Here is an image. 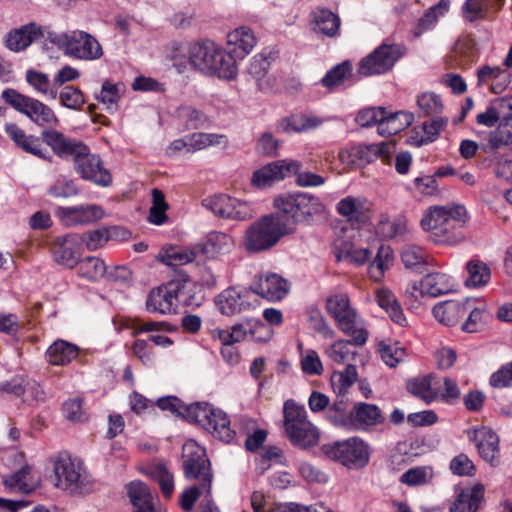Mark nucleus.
Listing matches in <instances>:
<instances>
[{
  "label": "nucleus",
  "mask_w": 512,
  "mask_h": 512,
  "mask_svg": "<svg viewBox=\"0 0 512 512\" xmlns=\"http://www.w3.org/2000/svg\"><path fill=\"white\" fill-rule=\"evenodd\" d=\"M336 210L349 222L364 223L369 218L370 204L365 198L347 196L337 203Z\"/></svg>",
  "instance_id": "29"
},
{
  "label": "nucleus",
  "mask_w": 512,
  "mask_h": 512,
  "mask_svg": "<svg viewBox=\"0 0 512 512\" xmlns=\"http://www.w3.org/2000/svg\"><path fill=\"white\" fill-rule=\"evenodd\" d=\"M467 437L475 444L484 461L492 466L500 463L499 437L491 428L479 426L468 429Z\"/></svg>",
  "instance_id": "18"
},
{
  "label": "nucleus",
  "mask_w": 512,
  "mask_h": 512,
  "mask_svg": "<svg viewBox=\"0 0 512 512\" xmlns=\"http://www.w3.org/2000/svg\"><path fill=\"white\" fill-rule=\"evenodd\" d=\"M384 420L380 409L364 402L356 403L352 410L353 430L364 429L382 423Z\"/></svg>",
  "instance_id": "34"
},
{
  "label": "nucleus",
  "mask_w": 512,
  "mask_h": 512,
  "mask_svg": "<svg viewBox=\"0 0 512 512\" xmlns=\"http://www.w3.org/2000/svg\"><path fill=\"white\" fill-rule=\"evenodd\" d=\"M401 259L406 268H416L431 263L429 255L417 245H407L402 249Z\"/></svg>",
  "instance_id": "61"
},
{
  "label": "nucleus",
  "mask_w": 512,
  "mask_h": 512,
  "mask_svg": "<svg viewBox=\"0 0 512 512\" xmlns=\"http://www.w3.org/2000/svg\"><path fill=\"white\" fill-rule=\"evenodd\" d=\"M449 8V0H440L436 5L430 7L425 14L419 18L416 26L412 30L414 37H420L423 33L432 30L439 18L448 13Z\"/></svg>",
  "instance_id": "41"
},
{
  "label": "nucleus",
  "mask_w": 512,
  "mask_h": 512,
  "mask_svg": "<svg viewBox=\"0 0 512 512\" xmlns=\"http://www.w3.org/2000/svg\"><path fill=\"white\" fill-rule=\"evenodd\" d=\"M4 131L17 148L38 158L47 159L40 137L27 134L16 123H6Z\"/></svg>",
  "instance_id": "24"
},
{
  "label": "nucleus",
  "mask_w": 512,
  "mask_h": 512,
  "mask_svg": "<svg viewBox=\"0 0 512 512\" xmlns=\"http://www.w3.org/2000/svg\"><path fill=\"white\" fill-rule=\"evenodd\" d=\"M56 215L61 222L69 227L88 225L104 217V210L96 204H85L74 207H58Z\"/></svg>",
  "instance_id": "20"
},
{
  "label": "nucleus",
  "mask_w": 512,
  "mask_h": 512,
  "mask_svg": "<svg viewBox=\"0 0 512 512\" xmlns=\"http://www.w3.org/2000/svg\"><path fill=\"white\" fill-rule=\"evenodd\" d=\"M389 148V145L385 143L357 145L350 149L341 150L339 159L348 166L361 167L388 153Z\"/></svg>",
  "instance_id": "22"
},
{
  "label": "nucleus",
  "mask_w": 512,
  "mask_h": 512,
  "mask_svg": "<svg viewBox=\"0 0 512 512\" xmlns=\"http://www.w3.org/2000/svg\"><path fill=\"white\" fill-rule=\"evenodd\" d=\"M301 167L299 161L292 159L274 161L254 171L251 183L257 188L265 189L284 180L292 174V171H297Z\"/></svg>",
  "instance_id": "15"
},
{
  "label": "nucleus",
  "mask_w": 512,
  "mask_h": 512,
  "mask_svg": "<svg viewBox=\"0 0 512 512\" xmlns=\"http://www.w3.org/2000/svg\"><path fill=\"white\" fill-rule=\"evenodd\" d=\"M42 34V28L39 25L33 22L28 23L7 33L5 46L11 51L20 52L30 46Z\"/></svg>",
  "instance_id": "31"
},
{
  "label": "nucleus",
  "mask_w": 512,
  "mask_h": 512,
  "mask_svg": "<svg viewBox=\"0 0 512 512\" xmlns=\"http://www.w3.org/2000/svg\"><path fill=\"white\" fill-rule=\"evenodd\" d=\"M377 233L386 239L402 237L407 232V220L404 216L389 217L382 214L376 227Z\"/></svg>",
  "instance_id": "47"
},
{
  "label": "nucleus",
  "mask_w": 512,
  "mask_h": 512,
  "mask_svg": "<svg viewBox=\"0 0 512 512\" xmlns=\"http://www.w3.org/2000/svg\"><path fill=\"white\" fill-rule=\"evenodd\" d=\"M2 98L39 127H52L59 123L56 114L48 105L23 95L15 89L7 88L3 90Z\"/></svg>",
  "instance_id": "9"
},
{
  "label": "nucleus",
  "mask_w": 512,
  "mask_h": 512,
  "mask_svg": "<svg viewBox=\"0 0 512 512\" xmlns=\"http://www.w3.org/2000/svg\"><path fill=\"white\" fill-rule=\"evenodd\" d=\"M376 300L379 306L386 311L393 322L400 326H404L406 324V318L403 310L396 296L390 289L385 287L377 289Z\"/></svg>",
  "instance_id": "42"
},
{
  "label": "nucleus",
  "mask_w": 512,
  "mask_h": 512,
  "mask_svg": "<svg viewBox=\"0 0 512 512\" xmlns=\"http://www.w3.org/2000/svg\"><path fill=\"white\" fill-rule=\"evenodd\" d=\"M188 153H194L211 146L227 147L228 137L224 134L196 132L187 135Z\"/></svg>",
  "instance_id": "45"
},
{
  "label": "nucleus",
  "mask_w": 512,
  "mask_h": 512,
  "mask_svg": "<svg viewBox=\"0 0 512 512\" xmlns=\"http://www.w3.org/2000/svg\"><path fill=\"white\" fill-rule=\"evenodd\" d=\"M434 379L432 375L415 377L407 381L406 388L409 393L429 404L438 397Z\"/></svg>",
  "instance_id": "43"
},
{
  "label": "nucleus",
  "mask_w": 512,
  "mask_h": 512,
  "mask_svg": "<svg viewBox=\"0 0 512 512\" xmlns=\"http://www.w3.org/2000/svg\"><path fill=\"white\" fill-rule=\"evenodd\" d=\"M479 84L491 82L490 89L494 94H501L508 87V73L499 66L485 65L477 70Z\"/></svg>",
  "instance_id": "36"
},
{
  "label": "nucleus",
  "mask_w": 512,
  "mask_h": 512,
  "mask_svg": "<svg viewBox=\"0 0 512 512\" xmlns=\"http://www.w3.org/2000/svg\"><path fill=\"white\" fill-rule=\"evenodd\" d=\"M325 308L334 319L336 326L352 338L354 345L361 346L366 343L368 332L346 293L338 292L329 295L325 301Z\"/></svg>",
  "instance_id": "4"
},
{
  "label": "nucleus",
  "mask_w": 512,
  "mask_h": 512,
  "mask_svg": "<svg viewBox=\"0 0 512 512\" xmlns=\"http://www.w3.org/2000/svg\"><path fill=\"white\" fill-rule=\"evenodd\" d=\"M284 428L289 440L296 446L308 448L319 442L318 428L307 419L305 408L292 400L284 404Z\"/></svg>",
  "instance_id": "7"
},
{
  "label": "nucleus",
  "mask_w": 512,
  "mask_h": 512,
  "mask_svg": "<svg viewBox=\"0 0 512 512\" xmlns=\"http://www.w3.org/2000/svg\"><path fill=\"white\" fill-rule=\"evenodd\" d=\"M467 309L469 307L465 305V299L462 301H444L434 306L433 315L440 323L446 326H454L467 314Z\"/></svg>",
  "instance_id": "33"
},
{
  "label": "nucleus",
  "mask_w": 512,
  "mask_h": 512,
  "mask_svg": "<svg viewBox=\"0 0 512 512\" xmlns=\"http://www.w3.org/2000/svg\"><path fill=\"white\" fill-rule=\"evenodd\" d=\"M250 290L268 301L276 302L288 295L290 283L276 273H266L255 278Z\"/></svg>",
  "instance_id": "19"
},
{
  "label": "nucleus",
  "mask_w": 512,
  "mask_h": 512,
  "mask_svg": "<svg viewBox=\"0 0 512 512\" xmlns=\"http://www.w3.org/2000/svg\"><path fill=\"white\" fill-rule=\"evenodd\" d=\"M56 486L72 494L88 493L92 489V479L78 459L60 455L53 465Z\"/></svg>",
  "instance_id": "8"
},
{
  "label": "nucleus",
  "mask_w": 512,
  "mask_h": 512,
  "mask_svg": "<svg viewBox=\"0 0 512 512\" xmlns=\"http://www.w3.org/2000/svg\"><path fill=\"white\" fill-rule=\"evenodd\" d=\"M227 44L237 58L243 59L253 50L256 37L249 27L241 26L227 35Z\"/></svg>",
  "instance_id": "32"
},
{
  "label": "nucleus",
  "mask_w": 512,
  "mask_h": 512,
  "mask_svg": "<svg viewBox=\"0 0 512 512\" xmlns=\"http://www.w3.org/2000/svg\"><path fill=\"white\" fill-rule=\"evenodd\" d=\"M79 348L65 340H56L46 351V359L51 365L64 366L78 355Z\"/></svg>",
  "instance_id": "37"
},
{
  "label": "nucleus",
  "mask_w": 512,
  "mask_h": 512,
  "mask_svg": "<svg viewBox=\"0 0 512 512\" xmlns=\"http://www.w3.org/2000/svg\"><path fill=\"white\" fill-rule=\"evenodd\" d=\"M468 277L465 280V285L469 288H483L486 287L491 280V269L489 266L479 260L471 259L466 264Z\"/></svg>",
  "instance_id": "44"
},
{
  "label": "nucleus",
  "mask_w": 512,
  "mask_h": 512,
  "mask_svg": "<svg viewBox=\"0 0 512 512\" xmlns=\"http://www.w3.org/2000/svg\"><path fill=\"white\" fill-rule=\"evenodd\" d=\"M405 52L402 44H382L359 62L358 73L365 77L387 73Z\"/></svg>",
  "instance_id": "12"
},
{
  "label": "nucleus",
  "mask_w": 512,
  "mask_h": 512,
  "mask_svg": "<svg viewBox=\"0 0 512 512\" xmlns=\"http://www.w3.org/2000/svg\"><path fill=\"white\" fill-rule=\"evenodd\" d=\"M381 359L389 367H396L406 357L405 349L398 342L381 341L378 344Z\"/></svg>",
  "instance_id": "59"
},
{
  "label": "nucleus",
  "mask_w": 512,
  "mask_h": 512,
  "mask_svg": "<svg viewBox=\"0 0 512 512\" xmlns=\"http://www.w3.org/2000/svg\"><path fill=\"white\" fill-rule=\"evenodd\" d=\"M147 474L160 486L162 494L170 498L174 491V476L168 470L166 464L156 463L147 468Z\"/></svg>",
  "instance_id": "51"
},
{
  "label": "nucleus",
  "mask_w": 512,
  "mask_h": 512,
  "mask_svg": "<svg viewBox=\"0 0 512 512\" xmlns=\"http://www.w3.org/2000/svg\"><path fill=\"white\" fill-rule=\"evenodd\" d=\"M40 139L41 142L48 145L52 151L61 158H73L83 144V142L70 139L62 132L54 129H44L41 132Z\"/></svg>",
  "instance_id": "28"
},
{
  "label": "nucleus",
  "mask_w": 512,
  "mask_h": 512,
  "mask_svg": "<svg viewBox=\"0 0 512 512\" xmlns=\"http://www.w3.org/2000/svg\"><path fill=\"white\" fill-rule=\"evenodd\" d=\"M219 46L211 40L190 43L191 66L205 74L211 75Z\"/></svg>",
  "instance_id": "25"
},
{
  "label": "nucleus",
  "mask_w": 512,
  "mask_h": 512,
  "mask_svg": "<svg viewBox=\"0 0 512 512\" xmlns=\"http://www.w3.org/2000/svg\"><path fill=\"white\" fill-rule=\"evenodd\" d=\"M323 119L314 114L295 115L285 120L283 130L286 133H302L313 130L322 125Z\"/></svg>",
  "instance_id": "49"
},
{
  "label": "nucleus",
  "mask_w": 512,
  "mask_h": 512,
  "mask_svg": "<svg viewBox=\"0 0 512 512\" xmlns=\"http://www.w3.org/2000/svg\"><path fill=\"white\" fill-rule=\"evenodd\" d=\"M72 159L76 172L84 180L102 187H107L112 183V176L103 166L100 156L91 153L89 147L84 143Z\"/></svg>",
  "instance_id": "13"
},
{
  "label": "nucleus",
  "mask_w": 512,
  "mask_h": 512,
  "mask_svg": "<svg viewBox=\"0 0 512 512\" xmlns=\"http://www.w3.org/2000/svg\"><path fill=\"white\" fill-rule=\"evenodd\" d=\"M512 144V115L503 118L494 131L488 133V149L486 151H496L501 147Z\"/></svg>",
  "instance_id": "48"
},
{
  "label": "nucleus",
  "mask_w": 512,
  "mask_h": 512,
  "mask_svg": "<svg viewBox=\"0 0 512 512\" xmlns=\"http://www.w3.org/2000/svg\"><path fill=\"white\" fill-rule=\"evenodd\" d=\"M107 266L101 258L88 256L78 264V274L90 281H98L106 276Z\"/></svg>",
  "instance_id": "52"
},
{
  "label": "nucleus",
  "mask_w": 512,
  "mask_h": 512,
  "mask_svg": "<svg viewBox=\"0 0 512 512\" xmlns=\"http://www.w3.org/2000/svg\"><path fill=\"white\" fill-rule=\"evenodd\" d=\"M414 115L410 112L399 111L388 113L385 110V117L378 126V134L381 136H392L406 129L413 123Z\"/></svg>",
  "instance_id": "38"
},
{
  "label": "nucleus",
  "mask_w": 512,
  "mask_h": 512,
  "mask_svg": "<svg viewBox=\"0 0 512 512\" xmlns=\"http://www.w3.org/2000/svg\"><path fill=\"white\" fill-rule=\"evenodd\" d=\"M453 289L452 278L443 273H430L421 281L412 283L405 291L407 298L417 300L419 297H438Z\"/></svg>",
  "instance_id": "17"
},
{
  "label": "nucleus",
  "mask_w": 512,
  "mask_h": 512,
  "mask_svg": "<svg viewBox=\"0 0 512 512\" xmlns=\"http://www.w3.org/2000/svg\"><path fill=\"white\" fill-rule=\"evenodd\" d=\"M40 479L32 466L25 464L12 474L3 476V484L8 492L29 494L39 485Z\"/></svg>",
  "instance_id": "27"
},
{
  "label": "nucleus",
  "mask_w": 512,
  "mask_h": 512,
  "mask_svg": "<svg viewBox=\"0 0 512 512\" xmlns=\"http://www.w3.org/2000/svg\"><path fill=\"white\" fill-rule=\"evenodd\" d=\"M461 223L452 222L451 226L445 225L438 231H436L433 236V241L436 244H444L449 246H456L464 242L465 236L463 235L461 229Z\"/></svg>",
  "instance_id": "57"
},
{
  "label": "nucleus",
  "mask_w": 512,
  "mask_h": 512,
  "mask_svg": "<svg viewBox=\"0 0 512 512\" xmlns=\"http://www.w3.org/2000/svg\"><path fill=\"white\" fill-rule=\"evenodd\" d=\"M327 418L335 427L353 430L352 411H348L343 399L333 403L327 411Z\"/></svg>",
  "instance_id": "54"
},
{
  "label": "nucleus",
  "mask_w": 512,
  "mask_h": 512,
  "mask_svg": "<svg viewBox=\"0 0 512 512\" xmlns=\"http://www.w3.org/2000/svg\"><path fill=\"white\" fill-rule=\"evenodd\" d=\"M311 23L316 33L334 38L339 34L341 19L331 10L317 7L311 12Z\"/></svg>",
  "instance_id": "30"
},
{
  "label": "nucleus",
  "mask_w": 512,
  "mask_h": 512,
  "mask_svg": "<svg viewBox=\"0 0 512 512\" xmlns=\"http://www.w3.org/2000/svg\"><path fill=\"white\" fill-rule=\"evenodd\" d=\"M81 238L79 234H67L58 237L54 249L55 261L67 268H73L79 264L81 256Z\"/></svg>",
  "instance_id": "26"
},
{
  "label": "nucleus",
  "mask_w": 512,
  "mask_h": 512,
  "mask_svg": "<svg viewBox=\"0 0 512 512\" xmlns=\"http://www.w3.org/2000/svg\"><path fill=\"white\" fill-rule=\"evenodd\" d=\"M196 253L186 248H170L160 254V260L167 266L177 267L195 260Z\"/></svg>",
  "instance_id": "60"
},
{
  "label": "nucleus",
  "mask_w": 512,
  "mask_h": 512,
  "mask_svg": "<svg viewBox=\"0 0 512 512\" xmlns=\"http://www.w3.org/2000/svg\"><path fill=\"white\" fill-rule=\"evenodd\" d=\"M357 379L358 373L354 365H347L344 370L335 371L331 376L334 392L338 396H344Z\"/></svg>",
  "instance_id": "53"
},
{
  "label": "nucleus",
  "mask_w": 512,
  "mask_h": 512,
  "mask_svg": "<svg viewBox=\"0 0 512 512\" xmlns=\"http://www.w3.org/2000/svg\"><path fill=\"white\" fill-rule=\"evenodd\" d=\"M48 40L69 58L80 61H97L104 55V49L96 36L84 30L50 32Z\"/></svg>",
  "instance_id": "3"
},
{
  "label": "nucleus",
  "mask_w": 512,
  "mask_h": 512,
  "mask_svg": "<svg viewBox=\"0 0 512 512\" xmlns=\"http://www.w3.org/2000/svg\"><path fill=\"white\" fill-rule=\"evenodd\" d=\"M467 211L462 205L434 206L427 210L421 220V226L432 235L452 222L464 223Z\"/></svg>",
  "instance_id": "16"
},
{
  "label": "nucleus",
  "mask_w": 512,
  "mask_h": 512,
  "mask_svg": "<svg viewBox=\"0 0 512 512\" xmlns=\"http://www.w3.org/2000/svg\"><path fill=\"white\" fill-rule=\"evenodd\" d=\"M203 206L215 216L230 220H247L253 215L250 206L237 198L226 194L207 197L202 202Z\"/></svg>",
  "instance_id": "14"
},
{
  "label": "nucleus",
  "mask_w": 512,
  "mask_h": 512,
  "mask_svg": "<svg viewBox=\"0 0 512 512\" xmlns=\"http://www.w3.org/2000/svg\"><path fill=\"white\" fill-rule=\"evenodd\" d=\"M26 80L39 93L47 96L50 99L57 98V89L51 86L50 80L46 74L34 70H29L26 73Z\"/></svg>",
  "instance_id": "62"
},
{
  "label": "nucleus",
  "mask_w": 512,
  "mask_h": 512,
  "mask_svg": "<svg viewBox=\"0 0 512 512\" xmlns=\"http://www.w3.org/2000/svg\"><path fill=\"white\" fill-rule=\"evenodd\" d=\"M184 472L188 479L198 480L199 483L184 490L179 498V504L184 511H191L197 499L203 496L201 512H219L210 501L212 473L210 461L206 450L193 440L187 441L183 446Z\"/></svg>",
  "instance_id": "1"
},
{
  "label": "nucleus",
  "mask_w": 512,
  "mask_h": 512,
  "mask_svg": "<svg viewBox=\"0 0 512 512\" xmlns=\"http://www.w3.org/2000/svg\"><path fill=\"white\" fill-rule=\"evenodd\" d=\"M252 292L249 289L228 288L215 299L222 314L232 316L249 310L252 307Z\"/></svg>",
  "instance_id": "21"
},
{
  "label": "nucleus",
  "mask_w": 512,
  "mask_h": 512,
  "mask_svg": "<svg viewBox=\"0 0 512 512\" xmlns=\"http://www.w3.org/2000/svg\"><path fill=\"white\" fill-rule=\"evenodd\" d=\"M484 497V487L475 485L471 489L462 491L450 506V512H475L480 507Z\"/></svg>",
  "instance_id": "40"
},
{
  "label": "nucleus",
  "mask_w": 512,
  "mask_h": 512,
  "mask_svg": "<svg viewBox=\"0 0 512 512\" xmlns=\"http://www.w3.org/2000/svg\"><path fill=\"white\" fill-rule=\"evenodd\" d=\"M176 117L187 130L198 129L206 122V116L191 106L178 108Z\"/></svg>",
  "instance_id": "63"
},
{
  "label": "nucleus",
  "mask_w": 512,
  "mask_h": 512,
  "mask_svg": "<svg viewBox=\"0 0 512 512\" xmlns=\"http://www.w3.org/2000/svg\"><path fill=\"white\" fill-rule=\"evenodd\" d=\"M477 304V300L473 298H465V305L469 307L467 309L468 317L462 324V330L467 333L476 332L479 326L483 323V315L485 311V303L480 302Z\"/></svg>",
  "instance_id": "56"
},
{
  "label": "nucleus",
  "mask_w": 512,
  "mask_h": 512,
  "mask_svg": "<svg viewBox=\"0 0 512 512\" xmlns=\"http://www.w3.org/2000/svg\"><path fill=\"white\" fill-rule=\"evenodd\" d=\"M180 414L189 422L197 423L221 441L230 442L235 432L230 428L227 414L206 402L193 403L183 407Z\"/></svg>",
  "instance_id": "6"
},
{
  "label": "nucleus",
  "mask_w": 512,
  "mask_h": 512,
  "mask_svg": "<svg viewBox=\"0 0 512 512\" xmlns=\"http://www.w3.org/2000/svg\"><path fill=\"white\" fill-rule=\"evenodd\" d=\"M269 67L270 61L264 54H256L248 67L249 74L256 80L261 91L269 89L268 82L265 80Z\"/></svg>",
  "instance_id": "58"
},
{
  "label": "nucleus",
  "mask_w": 512,
  "mask_h": 512,
  "mask_svg": "<svg viewBox=\"0 0 512 512\" xmlns=\"http://www.w3.org/2000/svg\"><path fill=\"white\" fill-rule=\"evenodd\" d=\"M288 234V228L276 213L264 215L248 226L243 236V246L249 253L268 251Z\"/></svg>",
  "instance_id": "5"
},
{
  "label": "nucleus",
  "mask_w": 512,
  "mask_h": 512,
  "mask_svg": "<svg viewBox=\"0 0 512 512\" xmlns=\"http://www.w3.org/2000/svg\"><path fill=\"white\" fill-rule=\"evenodd\" d=\"M235 247L234 238L224 232H210L203 244L202 251L209 256L226 255L233 251Z\"/></svg>",
  "instance_id": "39"
},
{
  "label": "nucleus",
  "mask_w": 512,
  "mask_h": 512,
  "mask_svg": "<svg viewBox=\"0 0 512 512\" xmlns=\"http://www.w3.org/2000/svg\"><path fill=\"white\" fill-rule=\"evenodd\" d=\"M217 54L211 75H215L226 80L234 79L238 74V67L236 64L237 56H235L231 51L225 52L220 47L217 50Z\"/></svg>",
  "instance_id": "46"
},
{
  "label": "nucleus",
  "mask_w": 512,
  "mask_h": 512,
  "mask_svg": "<svg viewBox=\"0 0 512 512\" xmlns=\"http://www.w3.org/2000/svg\"><path fill=\"white\" fill-rule=\"evenodd\" d=\"M324 453L332 460L350 469L365 467L370 458L367 443L359 437L336 441L323 447Z\"/></svg>",
  "instance_id": "10"
},
{
  "label": "nucleus",
  "mask_w": 512,
  "mask_h": 512,
  "mask_svg": "<svg viewBox=\"0 0 512 512\" xmlns=\"http://www.w3.org/2000/svg\"><path fill=\"white\" fill-rule=\"evenodd\" d=\"M152 198L153 203L149 211L148 220L155 225H162L167 221L166 210L168 209V204L165 201L164 194L158 189H153Z\"/></svg>",
  "instance_id": "64"
},
{
  "label": "nucleus",
  "mask_w": 512,
  "mask_h": 512,
  "mask_svg": "<svg viewBox=\"0 0 512 512\" xmlns=\"http://www.w3.org/2000/svg\"><path fill=\"white\" fill-rule=\"evenodd\" d=\"M167 53L173 66L179 72H184L188 66H191L190 43L172 41L167 46Z\"/></svg>",
  "instance_id": "50"
},
{
  "label": "nucleus",
  "mask_w": 512,
  "mask_h": 512,
  "mask_svg": "<svg viewBox=\"0 0 512 512\" xmlns=\"http://www.w3.org/2000/svg\"><path fill=\"white\" fill-rule=\"evenodd\" d=\"M186 290L187 284L181 281H171L154 288L148 294L146 308L152 313H176L178 304H190L186 297Z\"/></svg>",
  "instance_id": "11"
},
{
  "label": "nucleus",
  "mask_w": 512,
  "mask_h": 512,
  "mask_svg": "<svg viewBox=\"0 0 512 512\" xmlns=\"http://www.w3.org/2000/svg\"><path fill=\"white\" fill-rule=\"evenodd\" d=\"M352 75V65L348 61H344L332 69H330L321 79V84L332 90L342 85Z\"/></svg>",
  "instance_id": "55"
},
{
  "label": "nucleus",
  "mask_w": 512,
  "mask_h": 512,
  "mask_svg": "<svg viewBox=\"0 0 512 512\" xmlns=\"http://www.w3.org/2000/svg\"><path fill=\"white\" fill-rule=\"evenodd\" d=\"M128 495L136 512H161L154 505L148 486L141 481H132L128 485Z\"/></svg>",
  "instance_id": "35"
},
{
  "label": "nucleus",
  "mask_w": 512,
  "mask_h": 512,
  "mask_svg": "<svg viewBox=\"0 0 512 512\" xmlns=\"http://www.w3.org/2000/svg\"><path fill=\"white\" fill-rule=\"evenodd\" d=\"M276 214L288 228L289 233L296 230L299 223H311L314 216L325 211V205L319 197L306 192L286 193L275 198Z\"/></svg>",
  "instance_id": "2"
},
{
  "label": "nucleus",
  "mask_w": 512,
  "mask_h": 512,
  "mask_svg": "<svg viewBox=\"0 0 512 512\" xmlns=\"http://www.w3.org/2000/svg\"><path fill=\"white\" fill-rule=\"evenodd\" d=\"M260 330H267L266 326L258 320H246L232 326L231 330L215 328L211 330L213 339L225 341L226 343H238L250 338L255 341H262L264 338H256L255 333Z\"/></svg>",
  "instance_id": "23"
}]
</instances>
